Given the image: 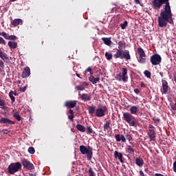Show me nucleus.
<instances>
[{
    "mask_svg": "<svg viewBox=\"0 0 176 176\" xmlns=\"http://www.w3.org/2000/svg\"><path fill=\"white\" fill-rule=\"evenodd\" d=\"M104 131L108 130L111 127V122L109 121H107L106 123L104 124Z\"/></svg>",
    "mask_w": 176,
    "mask_h": 176,
    "instance_id": "obj_30",
    "label": "nucleus"
},
{
    "mask_svg": "<svg viewBox=\"0 0 176 176\" xmlns=\"http://www.w3.org/2000/svg\"><path fill=\"white\" fill-rule=\"evenodd\" d=\"M122 73H120L116 76V79L121 82H126L129 77L127 76V69L126 67H123L122 69Z\"/></svg>",
    "mask_w": 176,
    "mask_h": 176,
    "instance_id": "obj_6",
    "label": "nucleus"
},
{
    "mask_svg": "<svg viewBox=\"0 0 176 176\" xmlns=\"http://www.w3.org/2000/svg\"><path fill=\"white\" fill-rule=\"evenodd\" d=\"M153 120L154 123H159V122H160V118H153Z\"/></svg>",
    "mask_w": 176,
    "mask_h": 176,
    "instance_id": "obj_48",
    "label": "nucleus"
},
{
    "mask_svg": "<svg viewBox=\"0 0 176 176\" xmlns=\"http://www.w3.org/2000/svg\"><path fill=\"white\" fill-rule=\"evenodd\" d=\"M88 175L89 176H96V173L93 170V168L91 166H89L88 170Z\"/></svg>",
    "mask_w": 176,
    "mask_h": 176,
    "instance_id": "obj_32",
    "label": "nucleus"
},
{
    "mask_svg": "<svg viewBox=\"0 0 176 176\" xmlns=\"http://www.w3.org/2000/svg\"><path fill=\"white\" fill-rule=\"evenodd\" d=\"M22 165L27 170H34V168H35L34 164H32V163H31L30 161H28V160L26 159L22 160Z\"/></svg>",
    "mask_w": 176,
    "mask_h": 176,
    "instance_id": "obj_9",
    "label": "nucleus"
},
{
    "mask_svg": "<svg viewBox=\"0 0 176 176\" xmlns=\"http://www.w3.org/2000/svg\"><path fill=\"white\" fill-rule=\"evenodd\" d=\"M21 168V164L20 162H16L10 164L8 168V173L10 174H14L15 173H17L19 170Z\"/></svg>",
    "mask_w": 176,
    "mask_h": 176,
    "instance_id": "obj_5",
    "label": "nucleus"
},
{
    "mask_svg": "<svg viewBox=\"0 0 176 176\" xmlns=\"http://www.w3.org/2000/svg\"><path fill=\"white\" fill-rule=\"evenodd\" d=\"M0 67H1L2 69L5 68V65H3V61L0 60Z\"/></svg>",
    "mask_w": 176,
    "mask_h": 176,
    "instance_id": "obj_49",
    "label": "nucleus"
},
{
    "mask_svg": "<svg viewBox=\"0 0 176 176\" xmlns=\"http://www.w3.org/2000/svg\"><path fill=\"white\" fill-rule=\"evenodd\" d=\"M69 113H70V115H74V110H72V109H69Z\"/></svg>",
    "mask_w": 176,
    "mask_h": 176,
    "instance_id": "obj_56",
    "label": "nucleus"
},
{
    "mask_svg": "<svg viewBox=\"0 0 176 176\" xmlns=\"http://www.w3.org/2000/svg\"><path fill=\"white\" fill-rule=\"evenodd\" d=\"M135 3H137V4H140V6H143V5L141 4V3L140 2V0H135Z\"/></svg>",
    "mask_w": 176,
    "mask_h": 176,
    "instance_id": "obj_55",
    "label": "nucleus"
},
{
    "mask_svg": "<svg viewBox=\"0 0 176 176\" xmlns=\"http://www.w3.org/2000/svg\"><path fill=\"white\" fill-rule=\"evenodd\" d=\"M130 113L132 115H137V112H138V107L137 106H132L130 109Z\"/></svg>",
    "mask_w": 176,
    "mask_h": 176,
    "instance_id": "obj_25",
    "label": "nucleus"
},
{
    "mask_svg": "<svg viewBox=\"0 0 176 176\" xmlns=\"http://www.w3.org/2000/svg\"><path fill=\"white\" fill-rule=\"evenodd\" d=\"M13 94H14L13 91H11L9 93V97H10V98L11 99L12 102H14L16 101V98H14V97L13 96Z\"/></svg>",
    "mask_w": 176,
    "mask_h": 176,
    "instance_id": "obj_35",
    "label": "nucleus"
},
{
    "mask_svg": "<svg viewBox=\"0 0 176 176\" xmlns=\"http://www.w3.org/2000/svg\"><path fill=\"white\" fill-rule=\"evenodd\" d=\"M173 170L176 173V162L173 163Z\"/></svg>",
    "mask_w": 176,
    "mask_h": 176,
    "instance_id": "obj_52",
    "label": "nucleus"
},
{
    "mask_svg": "<svg viewBox=\"0 0 176 176\" xmlns=\"http://www.w3.org/2000/svg\"><path fill=\"white\" fill-rule=\"evenodd\" d=\"M78 78H80V75L79 74H76Z\"/></svg>",
    "mask_w": 176,
    "mask_h": 176,
    "instance_id": "obj_64",
    "label": "nucleus"
},
{
    "mask_svg": "<svg viewBox=\"0 0 176 176\" xmlns=\"http://www.w3.org/2000/svg\"><path fill=\"white\" fill-rule=\"evenodd\" d=\"M126 25H127V21H124L123 23L120 24L121 29L124 30Z\"/></svg>",
    "mask_w": 176,
    "mask_h": 176,
    "instance_id": "obj_44",
    "label": "nucleus"
},
{
    "mask_svg": "<svg viewBox=\"0 0 176 176\" xmlns=\"http://www.w3.org/2000/svg\"><path fill=\"white\" fill-rule=\"evenodd\" d=\"M0 123H1V124H14L16 122L14 121H12L9 118L1 117L0 119Z\"/></svg>",
    "mask_w": 176,
    "mask_h": 176,
    "instance_id": "obj_13",
    "label": "nucleus"
},
{
    "mask_svg": "<svg viewBox=\"0 0 176 176\" xmlns=\"http://www.w3.org/2000/svg\"><path fill=\"white\" fill-rule=\"evenodd\" d=\"M8 133H9V131H8V129H5V130H4V134H8Z\"/></svg>",
    "mask_w": 176,
    "mask_h": 176,
    "instance_id": "obj_60",
    "label": "nucleus"
},
{
    "mask_svg": "<svg viewBox=\"0 0 176 176\" xmlns=\"http://www.w3.org/2000/svg\"><path fill=\"white\" fill-rule=\"evenodd\" d=\"M76 127L77 130H78V131H81V133H85L86 131V129L85 128V126H83L80 124H78Z\"/></svg>",
    "mask_w": 176,
    "mask_h": 176,
    "instance_id": "obj_27",
    "label": "nucleus"
},
{
    "mask_svg": "<svg viewBox=\"0 0 176 176\" xmlns=\"http://www.w3.org/2000/svg\"><path fill=\"white\" fill-rule=\"evenodd\" d=\"M123 49H126V41H121L118 43V50H123Z\"/></svg>",
    "mask_w": 176,
    "mask_h": 176,
    "instance_id": "obj_24",
    "label": "nucleus"
},
{
    "mask_svg": "<svg viewBox=\"0 0 176 176\" xmlns=\"http://www.w3.org/2000/svg\"><path fill=\"white\" fill-rule=\"evenodd\" d=\"M134 92H135L136 94H139V93H140V89H134Z\"/></svg>",
    "mask_w": 176,
    "mask_h": 176,
    "instance_id": "obj_54",
    "label": "nucleus"
},
{
    "mask_svg": "<svg viewBox=\"0 0 176 176\" xmlns=\"http://www.w3.org/2000/svg\"><path fill=\"white\" fill-rule=\"evenodd\" d=\"M81 100L84 101H90L91 100V95L87 94H79Z\"/></svg>",
    "mask_w": 176,
    "mask_h": 176,
    "instance_id": "obj_18",
    "label": "nucleus"
},
{
    "mask_svg": "<svg viewBox=\"0 0 176 176\" xmlns=\"http://www.w3.org/2000/svg\"><path fill=\"white\" fill-rule=\"evenodd\" d=\"M0 35L1 36H3V38H5V39H8L9 38V34H8V33H6L5 32H0Z\"/></svg>",
    "mask_w": 176,
    "mask_h": 176,
    "instance_id": "obj_41",
    "label": "nucleus"
},
{
    "mask_svg": "<svg viewBox=\"0 0 176 176\" xmlns=\"http://www.w3.org/2000/svg\"><path fill=\"white\" fill-rule=\"evenodd\" d=\"M144 74L145 75V76H146V78H151V72L148 71V70H145L144 72Z\"/></svg>",
    "mask_w": 176,
    "mask_h": 176,
    "instance_id": "obj_43",
    "label": "nucleus"
},
{
    "mask_svg": "<svg viewBox=\"0 0 176 176\" xmlns=\"http://www.w3.org/2000/svg\"><path fill=\"white\" fill-rule=\"evenodd\" d=\"M13 117L18 120V122H20V120H21V116H20V114H19V112H15L13 114Z\"/></svg>",
    "mask_w": 176,
    "mask_h": 176,
    "instance_id": "obj_29",
    "label": "nucleus"
},
{
    "mask_svg": "<svg viewBox=\"0 0 176 176\" xmlns=\"http://www.w3.org/2000/svg\"><path fill=\"white\" fill-rule=\"evenodd\" d=\"M87 134H91L93 133V129L90 126L87 127Z\"/></svg>",
    "mask_w": 176,
    "mask_h": 176,
    "instance_id": "obj_45",
    "label": "nucleus"
},
{
    "mask_svg": "<svg viewBox=\"0 0 176 176\" xmlns=\"http://www.w3.org/2000/svg\"><path fill=\"white\" fill-rule=\"evenodd\" d=\"M0 107H2L3 109H6V104H5V100L0 99Z\"/></svg>",
    "mask_w": 176,
    "mask_h": 176,
    "instance_id": "obj_38",
    "label": "nucleus"
},
{
    "mask_svg": "<svg viewBox=\"0 0 176 176\" xmlns=\"http://www.w3.org/2000/svg\"><path fill=\"white\" fill-rule=\"evenodd\" d=\"M87 72L90 73V75H93V69H91V67H89L86 69V70L84 72V74L86 76L87 75Z\"/></svg>",
    "mask_w": 176,
    "mask_h": 176,
    "instance_id": "obj_34",
    "label": "nucleus"
},
{
    "mask_svg": "<svg viewBox=\"0 0 176 176\" xmlns=\"http://www.w3.org/2000/svg\"><path fill=\"white\" fill-rule=\"evenodd\" d=\"M171 109H172L173 111H176V102H175L174 104H172V105H171Z\"/></svg>",
    "mask_w": 176,
    "mask_h": 176,
    "instance_id": "obj_50",
    "label": "nucleus"
},
{
    "mask_svg": "<svg viewBox=\"0 0 176 176\" xmlns=\"http://www.w3.org/2000/svg\"><path fill=\"white\" fill-rule=\"evenodd\" d=\"M148 135L151 141H156V132L155 129H148Z\"/></svg>",
    "mask_w": 176,
    "mask_h": 176,
    "instance_id": "obj_12",
    "label": "nucleus"
},
{
    "mask_svg": "<svg viewBox=\"0 0 176 176\" xmlns=\"http://www.w3.org/2000/svg\"><path fill=\"white\" fill-rule=\"evenodd\" d=\"M21 23H23V20L20 19H16L11 22L12 25L14 27H17Z\"/></svg>",
    "mask_w": 176,
    "mask_h": 176,
    "instance_id": "obj_23",
    "label": "nucleus"
},
{
    "mask_svg": "<svg viewBox=\"0 0 176 176\" xmlns=\"http://www.w3.org/2000/svg\"><path fill=\"white\" fill-rule=\"evenodd\" d=\"M107 111V107H103L102 109H97L96 110V116L97 118H102V116H105V111Z\"/></svg>",
    "mask_w": 176,
    "mask_h": 176,
    "instance_id": "obj_10",
    "label": "nucleus"
},
{
    "mask_svg": "<svg viewBox=\"0 0 176 176\" xmlns=\"http://www.w3.org/2000/svg\"><path fill=\"white\" fill-rule=\"evenodd\" d=\"M125 138L129 142V144H131V145H133V143L131 142V140H133V137L131 136V134L129 133H126L125 135Z\"/></svg>",
    "mask_w": 176,
    "mask_h": 176,
    "instance_id": "obj_31",
    "label": "nucleus"
},
{
    "mask_svg": "<svg viewBox=\"0 0 176 176\" xmlns=\"http://www.w3.org/2000/svg\"><path fill=\"white\" fill-rule=\"evenodd\" d=\"M152 8L154 10H160L164 6V10H162L158 16V25L161 28L167 27L169 20L173 19L171 7H170V0H152Z\"/></svg>",
    "mask_w": 176,
    "mask_h": 176,
    "instance_id": "obj_1",
    "label": "nucleus"
},
{
    "mask_svg": "<svg viewBox=\"0 0 176 176\" xmlns=\"http://www.w3.org/2000/svg\"><path fill=\"white\" fill-rule=\"evenodd\" d=\"M102 41L104 42V45H107V46H111L112 45V41H111V38L102 37Z\"/></svg>",
    "mask_w": 176,
    "mask_h": 176,
    "instance_id": "obj_20",
    "label": "nucleus"
},
{
    "mask_svg": "<svg viewBox=\"0 0 176 176\" xmlns=\"http://www.w3.org/2000/svg\"><path fill=\"white\" fill-rule=\"evenodd\" d=\"M126 152H128L130 155H134V152H135V149L132 147L131 145H126L125 148Z\"/></svg>",
    "mask_w": 176,
    "mask_h": 176,
    "instance_id": "obj_19",
    "label": "nucleus"
},
{
    "mask_svg": "<svg viewBox=\"0 0 176 176\" xmlns=\"http://www.w3.org/2000/svg\"><path fill=\"white\" fill-rule=\"evenodd\" d=\"M149 129H151V130H153V129H155V126H153V125H149Z\"/></svg>",
    "mask_w": 176,
    "mask_h": 176,
    "instance_id": "obj_57",
    "label": "nucleus"
},
{
    "mask_svg": "<svg viewBox=\"0 0 176 176\" xmlns=\"http://www.w3.org/2000/svg\"><path fill=\"white\" fill-rule=\"evenodd\" d=\"M28 151L29 152V153H30V155H34V153H35V148H34V147L32 146H30L28 149Z\"/></svg>",
    "mask_w": 176,
    "mask_h": 176,
    "instance_id": "obj_39",
    "label": "nucleus"
},
{
    "mask_svg": "<svg viewBox=\"0 0 176 176\" xmlns=\"http://www.w3.org/2000/svg\"><path fill=\"white\" fill-rule=\"evenodd\" d=\"M122 120H124V122H126V123H129V126H132L133 127L136 126V122L135 121V117L129 112L123 113Z\"/></svg>",
    "mask_w": 176,
    "mask_h": 176,
    "instance_id": "obj_3",
    "label": "nucleus"
},
{
    "mask_svg": "<svg viewBox=\"0 0 176 176\" xmlns=\"http://www.w3.org/2000/svg\"><path fill=\"white\" fill-rule=\"evenodd\" d=\"M0 58H1V60H3L4 61V63L9 64L10 60H9V57H8V54H6V53L1 51L0 52Z\"/></svg>",
    "mask_w": 176,
    "mask_h": 176,
    "instance_id": "obj_15",
    "label": "nucleus"
},
{
    "mask_svg": "<svg viewBox=\"0 0 176 176\" xmlns=\"http://www.w3.org/2000/svg\"><path fill=\"white\" fill-rule=\"evenodd\" d=\"M17 39V36L14 35L8 36V41H16Z\"/></svg>",
    "mask_w": 176,
    "mask_h": 176,
    "instance_id": "obj_42",
    "label": "nucleus"
},
{
    "mask_svg": "<svg viewBox=\"0 0 176 176\" xmlns=\"http://www.w3.org/2000/svg\"><path fill=\"white\" fill-rule=\"evenodd\" d=\"M155 176H164V175L161 173H155Z\"/></svg>",
    "mask_w": 176,
    "mask_h": 176,
    "instance_id": "obj_58",
    "label": "nucleus"
},
{
    "mask_svg": "<svg viewBox=\"0 0 176 176\" xmlns=\"http://www.w3.org/2000/svg\"><path fill=\"white\" fill-rule=\"evenodd\" d=\"M114 58H120L121 60L125 59L126 61L131 60V56H130V52L129 50H125L123 52L122 50L117 49L116 54H113Z\"/></svg>",
    "mask_w": 176,
    "mask_h": 176,
    "instance_id": "obj_2",
    "label": "nucleus"
},
{
    "mask_svg": "<svg viewBox=\"0 0 176 176\" xmlns=\"http://www.w3.org/2000/svg\"><path fill=\"white\" fill-rule=\"evenodd\" d=\"M19 90L20 91H23V92L25 91V89H20Z\"/></svg>",
    "mask_w": 176,
    "mask_h": 176,
    "instance_id": "obj_61",
    "label": "nucleus"
},
{
    "mask_svg": "<svg viewBox=\"0 0 176 176\" xmlns=\"http://www.w3.org/2000/svg\"><path fill=\"white\" fill-rule=\"evenodd\" d=\"M30 176H36V174H33V173H30Z\"/></svg>",
    "mask_w": 176,
    "mask_h": 176,
    "instance_id": "obj_63",
    "label": "nucleus"
},
{
    "mask_svg": "<svg viewBox=\"0 0 176 176\" xmlns=\"http://www.w3.org/2000/svg\"><path fill=\"white\" fill-rule=\"evenodd\" d=\"M150 62L152 65H159L162 63V56L158 54H155L150 58Z\"/></svg>",
    "mask_w": 176,
    "mask_h": 176,
    "instance_id": "obj_8",
    "label": "nucleus"
},
{
    "mask_svg": "<svg viewBox=\"0 0 176 176\" xmlns=\"http://www.w3.org/2000/svg\"><path fill=\"white\" fill-rule=\"evenodd\" d=\"M30 75H31V69L28 67H25L23 69V72H22V78H28Z\"/></svg>",
    "mask_w": 176,
    "mask_h": 176,
    "instance_id": "obj_14",
    "label": "nucleus"
},
{
    "mask_svg": "<svg viewBox=\"0 0 176 176\" xmlns=\"http://www.w3.org/2000/svg\"><path fill=\"white\" fill-rule=\"evenodd\" d=\"M69 119H70V120H74V118H75V116L72 114H71V116H68Z\"/></svg>",
    "mask_w": 176,
    "mask_h": 176,
    "instance_id": "obj_51",
    "label": "nucleus"
},
{
    "mask_svg": "<svg viewBox=\"0 0 176 176\" xmlns=\"http://www.w3.org/2000/svg\"><path fill=\"white\" fill-rule=\"evenodd\" d=\"M160 75L163 78L164 76V73L163 72H160Z\"/></svg>",
    "mask_w": 176,
    "mask_h": 176,
    "instance_id": "obj_59",
    "label": "nucleus"
},
{
    "mask_svg": "<svg viewBox=\"0 0 176 176\" xmlns=\"http://www.w3.org/2000/svg\"><path fill=\"white\" fill-rule=\"evenodd\" d=\"M87 109L89 115H93L96 112V107H94L89 106Z\"/></svg>",
    "mask_w": 176,
    "mask_h": 176,
    "instance_id": "obj_28",
    "label": "nucleus"
},
{
    "mask_svg": "<svg viewBox=\"0 0 176 176\" xmlns=\"http://www.w3.org/2000/svg\"><path fill=\"white\" fill-rule=\"evenodd\" d=\"M89 80L91 82L93 85H96V83L100 80V78H95L93 75H91V76L89 78Z\"/></svg>",
    "mask_w": 176,
    "mask_h": 176,
    "instance_id": "obj_22",
    "label": "nucleus"
},
{
    "mask_svg": "<svg viewBox=\"0 0 176 176\" xmlns=\"http://www.w3.org/2000/svg\"><path fill=\"white\" fill-rule=\"evenodd\" d=\"M115 139L117 142H126V137H124V135H120V134H116L115 135Z\"/></svg>",
    "mask_w": 176,
    "mask_h": 176,
    "instance_id": "obj_17",
    "label": "nucleus"
},
{
    "mask_svg": "<svg viewBox=\"0 0 176 176\" xmlns=\"http://www.w3.org/2000/svg\"><path fill=\"white\" fill-rule=\"evenodd\" d=\"M88 148L84 145H81L80 146V152L82 155H87L88 160H91L93 157V150L90 146H88Z\"/></svg>",
    "mask_w": 176,
    "mask_h": 176,
    "instance_id": "obj_4",
    "label": "nucleus"
},
{
    "mask_svg": "<svg viewBox=\"0 0 176 176\" xmlns=\"http://www.w3.org/2000/svg\"><path fill=\"white\" fill-rule=\"evenodd\" d=\"M107 60H112V54L111 53H109V52H105V54H104Z\"/></svg>",
    "mask_w": 176,
    "mask_h": 176,
    "instance_id": "obj_37",
    "label": "nucleus"
},
{
    "mask_svg": "<svg viewBox=\"0 0 176 176\" xmlns=\"http://www.w3.org/2000/svg\"><path fill=\"white\" fill-rule=\"evenodd\" d=\"M65 107H67V108H75V107H76V100L66 101Z\"/></svg>",
    "mask_w": 176,
    "mask_h": 176,
    "instance_id": "obj_16",
    "label": "nucleus"
},
{
    "mask_svg": "<svg viewBox=\"0 0 176 176\" xmlns=\"http://www.w3.org/2000/svg\"><path fill=\"white\" fill-rule=\"evenodd\" d=\"M114 157L115 159H118L120 163H124V157H123V154L122 153H119L118 151L114 152Z\"/></svg>",
    "mask_w": 176,
    "mask_h": 176,
    "instance_id": "obj_11",
    "label": "nucleus"
},
{
    "mask_svg": "<svg viewBox=\"0 0 176 176\" xmlns=\"http://www.w3.org/2000/svg\"><path fill=\"white\" fill-rule=\"evenodd\" d=\"M163 89H168V83L166 80H162Z\"/></svg>",
    "mask_w": 176,
    "mask_h": 176,
    "instance_id": "obj_33",
    "label": "nucleus"
},
{
    "mask_svg": "<svg viewBox=\"0 0 176 176\" xmlns=\"http://www.w3.org/2000/svg\"><path fill=\"white\" fill-rule=\"evenodd\" d=\"M135 164H137L138 167H142V166H144V160L140 157L135 158Z\"/></svg>",
    "mask_w": 176,
    "mask_h": 176,
    "instance_id": "obj_21",
    "label": "nucleus"
},
{
    "mask_svg": "<svg viewBox=\"0 0 176 176\" xmlns=\"http://www.w3.org/2000/svg\"><path fill=\"white\" fill-rule=\"evenodd\" d=\"M140 176H146L142 170H140Z\"/></svg>",
    "mask_w": 176,
    "mask_h": 176,
    "instance_id": "obj_53",
    "label": "nucleus"
},
{
    "mask_svg": "<svg viewBox=\"0 0 176 176\" xmlns=\"http://www.w3.org/2000/svg\"><path fill=\"white\" fill-rule=\"evenodd\" d=\"M141 87H145V84L142 83V84H141Z\"/></svg>",
    "mask_w": 176,
    "mask_h": 176,
    "instance_id": "obj_62",
    "label": "nucleus"
},
{
    "mask_svg": "<svg viewBox=\"0 0 176 176\" xmlns=\"http://www.w3.org/2000/svg\"><path fill=\"white\" fill-rule=\"evenodd\" d=\"M168 91V89H161V92L162 94H167V92Z\"/></svg>",
    "mask_w": 176,
    "mask_h": 176,
    "instance_id": "obj_47",
    "label": "nucleus"
},
{
    "mask_svg": "<svg viewBox=\"0 0 176 176\" xmlns=\"http://www.w3.org/2000/svg\"><path fill=\"white\" fill-rule=\"evenodd\" d=\"M8 45L10 49H16L17 47V43L14 41H8Z\"/></svg>",
    "mask_w": 176,
    "mask_h": 176,
    "instance_id": "obj_26",
    "label": "nucleus"
},
{
    "mask_svg": "<svg viewBox=\"0 0 176 176\" xmlns=\"http://www.w3.org/2000/svg\"><path fill=\"white\" fill-rule=\"evenodd\" d=\"M86 86H89V83L84 82L81 85L76 87V89H85Z\"/></svg>",
    "mask_w": 176,
    "mask_h": 176,
    "instance_id": "obj_36",
    "label": "nucleus"
},
{
    "mask_svg": "<svg viewBox=\"0 0 176 176\" xmlns=\"http://www.w3.org/2000/svg\"><path fill=\"white\" fill-rule=\"evenodd\" d=\"M0 35L1 36H3V38H5V39H8L9 38V34H8V33H6L5 32H0Z\"/></svg>",
    "mask_w": 176,
    "mask_h": 176,
    "instance_id": "obj_40",
    "label": "nucleus"
},
{
    "mask_svg": "<svg viewBox=\"0 0 176 176\" xmlns=\"http://www.w3.org/2000/svg\"><path fill=\"white\" fill-rule=\"evenodd\" d=\"M0 45H6V41L2 37H0Z\"/></svg>",
    "mask_w": 176,
    "mask_h": 176,
    "instance_id": "obj_46",
    "label": "nucleus"
},
{
    "mask_svg": "<svg viewBox=\"0 0 176 176\" xmlns=\"http://www.w3.org/2000/svg\"><path fill=\"white\" fill-rule=\"evenodd\" d=\"M138 53L139 54V58L138 59V61H139L140 64H145L146 61V55L145 54V51H144V49H142V47H138Z\"/></svg>",
    "mask_w": 176,
    "mask_h": 176,
    "instance_id": "obj_7",
    "label": "nucleus"
}]
</instances>
